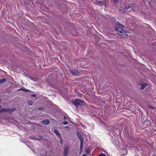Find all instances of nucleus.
Returning a JSON list of instances; mask_svg holds the SVG:
<instances>
[{
	"label": "nucleus",
	"instance_id": "37",
	"mask_svg": "<svg viewBox=\"0 0 156 156\" xmlns=\"http://www.w3.org/2000/svg\"><path fill=\"white\" fill-rule=\"evenodd\" d=\"M126 154L127 152H126Z\"/></svg>",
	"mask_w": 156,
	"mask_h": 156
},
{
	"label": "nucleus",
	"instance_id": "10",
	"mask_svg": "<svg viewBox=\"0 0 156 156\" xmlns=\"http://www.w3.org/2000/svg\"><path fill=\"white\" fill-rule=\"evenodd\" d=\"M149 2L152 5L156 6V0H151Z\"/></svg>",
	"mask_w": 156,
	"mask_h": 156
},
{
	"label": "nucleus",
	"instance_id": "17",
	"mask_svg": "<svg viewBox=\"0 0 156 156\" xmlns=\"http://www.w3.org/2000/svg\"><path fill=\"white\" fill-rule=\"evenodd\" d=\"M85 152L87 154H88L89 153V152H90V150L88 148H87V149H86L85 150Z\"/></svg>",
	"mask_w": 156,
	"mask_h": 156
},
{
	"label": "nucleus",
	"instance_id": "22",
	"mask_svg": "<svg viewBox=\"0 0 156 156\" xmlns=\"http://www.w3.org/2000/svg\"><path fill=\"white\" fill-rule=\"evenodd\" d=\"M136 6H133V5H132L131 7V8H132V9H133V10H134V8Z\"/></svg>",
	"mask_w": 156,
	"mask_h": 156
},
{
	"label": "nucleus",
	"instance_id": "19",
	"mask_svg": "<svg viewBox=\"0 0 156 156\" xmlns=\"http://www.w3.org/2000/svg\"><path fill=\"white\" fill-rule=\"evenodd\" d=\"M119 0H113V3L115 4L117 3Z\"/></svg>",
	"mask_w": 156,
	"mask_h": 156
},
{
	"label": "nucleus",
	"instance_id": "32",
	"mask_svg": "<svg viewBox=\"0 0 156 156\" xmlns=\"http://www.w3.org/2000/svg\"><path fill=\"white\" fill-rule=\"evenodd\" d=\"M60 143H61V144H62V142L61 141H60Z\"/></svg>",
	"mask_w": 156,
	"mask_h": 156
},
{
	"label": "nucleus",
	"instance_id": "12",
	"mask_svg": "<svg viewBox=\"0 0 156 156\" xmlns=\"http://www.w3.org/2000/svg\"><path fill=\"white\" fill-rule=\"evenodd\" d=\"M83 143H80V153H81L83 151Z\"/></svg>",
	"mask_w": 156,
	"mask_h": 156
},
{
	"label": "nucleus",
	"instance_id": "23",
	"mask_svg": "<svg viewBox=\"0 0 156 156\" xmlns=\"http://www.w3.org/2000/svg\"><path fill=\"white\" fill-rule=\"evenodd\" d=\"M44 108H38V109L39 110H44Z\"/></svg>",
	"mask_w": 156,
	"mask_h": 156
},
{
	"label": "nucleus",
	"instance_id": "3",
	"mask_svg": "<svg viewBox=\"0 0 156 156\" xmlns=\"http://www.w3.org/2000/svg\"><path fill=\"white\" fill-rule=\"evenodd\" d=\"M109 0H101V1H96L95 3L97 5H101L105 6L106 8L108 5Z\"/></svg>",
	"mask_w": 156,
	"mask_h": 156
},
{
	"label": "nucleus",
	"instance_id": "35",
	"mask_svg": "<svg viewBox=\"0 0 156 156\" xmlns=\"http://www.w3.org/2000/svg\"><path fill=\"white\" fill-rule=\"evenodd\" d=\"M2 106L0 105V108H1Z\"/></svg>",
	"mask_w": 156,
	"mask_h": 156
},
{
	"label": "nucleus",
	"instance_id": "24",
	"mask_svg": "<svg viewBox=\"0 0 156 156\" xmlns=\"http://www.w3.org/2000/svg\"><path fill=\"white\" fill-rule=\"evenodd\" d=\"M36 96V94H32L31 95V96L32 97H35Z\"/></svg>",
	"mask_w": 156,
	"mask_h": 156
},
{
	"label": "nucleus",
	"instance_id": "33",
	"mask_svg": "<svg viewBox=\"0 0 156 156\" xmlns=\"http://www.w3.org/2000/svg\"><path fill=\"white\" fill-rule=\"evenodd\" d=\"M32 139L34 140V138H31Z\"/></svg>",
	"mask_w": 156,
	"mask_h": 156
},
{
	"label": "nucleus",
	"instance_id": "21",
	"mask_svg": "<svg viewBox=\"0 0 156 156\" xmlns=\"http://www.w3.org/2000/svg\"><path fill=\"white\" fill-rule=\"evenodd\" d=\"M63 124L64 125H66L68 123V122L66 121H64L63 122Z\"/></svg>",
	"mask_w": 156,
	"mask_h": 156
},
{
	"label": "nucleus",
	"instance_id": "20",
	"mask_svg": "<svg viewBox=\"0 0 156 156\" xmlns=\"http://www.w3.org/2000/svg\"><path fill=\"white\" fill-rule=\"evenodd\" d=\"M98 156H106V155L104 154H100Z\"/></svg>",
	"mask_w": 156,
	"mask_h": 156
},
{
	"label": "nucleus",
	"instance_id": "9",
	"mask_svg": "<svg viewBox=\"0 0 156 156\" xmlns=\"http://www.w3.org/2000/svg\"><path fill=\"white\" fill-rule=\"evenodd\" d=\"M139 85L141 86V87H140V89L141 90H143L145 87L147 86V84L146 83H142Z\"/></svg>",
	"mask_w": 156,
	"mask_h": 156
},
{
	"label": "nucleus",
	"instance_id": "6",
	"mask_svg": "<svg viewBox=\"0 0 156 156\" xmlns=\"http://www.w3.org/2000/svg\"><path fill=\"white\" fill-rule=\"evenodd\" d=\"M50 121L47 119L43 120L41 122V123L44 125H48L50 123Z\"/></svg>",
	"mask_w": 156,
	"mask_h": 156
},
{
	"label": "nucleus",
	"instance_id": "34",
	"mask_svg": "<svg viewBox=\"0 0 156 156\" xmlns=\"http://www.w3.org/2000/svg\"><path fill=\"white\" fill-rule=\"evenodd\" d=\"M1 99H0V102H1Z\"/></svg>",
	"mask_w": 156,
	"mask_h": 156
},
{
	"label": "nucleus",
	"instance_id": "8",
	"mask_svg": "<svg viewBox=\"0 0 156 156\" xmlns=\"http://www.w3.org/2000/svg\"><path fill=\"white\" fill-rule=\"evenodd\" d=\"M53 132L59 138H61V135L59 133V131L57 129H54Z\"/></svg>",
	"mask_w": 156,
	"mask_h": 156
},
{
	"label": "nucleus",
	"instance_id": "11",
	"mask_svg": "<svg viewBox=\"0 0 156 156\" xmlns=\"http://www.w3.org/2000/svg\"><path fill=\"white\" fill-rule=\"evenodd\" d=\"M43 139V137L42 136L39 135L37 136V138H34V140H41Z\"/></svg>",
	"mask_w": 156,
	"mask_h": 156
},
{
	"label": "nucleus",
	"instance_id": "27",
	"mask_svg": "<svg viewBox=\"0 0 156 156\" xmlns=\"http://www.w3.org/2000/svg\"><path fill=\"white\" fill-rule=\"evenodd\" d=\"M87 156V154H84L82 156Z\"/></svg>",
	"mask_w": 156,
	"mask_h": 156
},
{
	"label": "nucleus",
	"instance_id": "28",
	"mask_svg": "<svg viewBox=\"0 0 156 156\" xmlns=\"http://www.w3.org/2000/svg\"><path fill=\"white\" fill-rule=\"evenodd\" d=\"M63 118L64 120H66V117H64Z\"/></svg>",
	"mask_w": 156,
	"mask_h": 156
},
{
	"label": "nucleus",
	"instance_id": "26",
	"mask_svg": "<svg viewBox=\"0 0 156 156\" xmlns=\"http://www.w3.org/2000/svg\"><path fill=\"white\" fill-rule=\"evenodd\" d=\"M131 6H132V5H130L129 6V7H128L127 8H126V9H128L129 8H131Z\"/></svg>",
	"mask_w": 156,
	"mask_h": 156
},
{
	"label": "nucleus",
	"instance_id": "15",
	"mask_svg": "<svg viewBox=\"0 0 156 156\" xmlns=\"http://www.w3.org/2000/svg\"><path fill=\"white\" fill-rule=\"evenodd\" d=\"M6 81V80L5 79H3L1 80H0V83H3L5 82Z\"/></svg>",
	"mask_w": 156,
	"mask_h": 156
},
{
	"label": "nucleus",
	"instance_id": "31",
	"mask_svg": "<svg viewBox=\"0 0 156 156\" xmlns=\"http://www.w3.org/2000/svg\"><path fill=\"white\" fill-rule=\"evenodd\" d=\"M70 122H71V123H73V122H72V121H71V120H70Z\"/></svg>",
	"mask_w": 156,
	"mask_h": 156
},
{
	"label": "nucleus",
	"instance_id": "29",
	"mask_svg": "<svg viewBox=\"0 0 156 156\" xmlns=\"http://www.w3.org/2000/svg\"><path fill=\"white\" fill-rule=\"evenodd\" d=\"M121 12H123L124 11V10H122V9H121Z\"/></svg>",
	"mask_w": 156,
	"mask_h": 156
},
{
	"label": "nucleus",
	"instance_id": "25",
	"mask_svg": "<svg viewBox=\"0 0 156 156\" xmlns=\"http://www.w3.org/2000/svg\"><path fill=\"white\" fill-rule=\"evenodd\" d=\"M16 110V108H12V111H15Z\"/></svg>",
	"mask_w": 156,
	"mask_h": 156
},
{
	"label": "nucleus",
	"instance_id": "4",
	"mask_svg": "<svg viewBox=\"0 0 156 156\" xmlns=\"http://www.w3.org/2000/svg\"><path fill=\"white\" fill-rule=\"evenodd\" d=\"M76 134L77 135V136L79 138V139L80 140V143H83V137L80 133L78 131H77L76 132Z\"/></svg>",
	"mask_w": 156,
	"mask_h": 156
},
{
	"label": "nucleus",
	"instance_id": "2",
	"mask_svg": "<svg viewBox=\"0 0 156 156\" xmlns=\"http://www.w3.org/2000/svg\"><path fill=\"white\" fill-rule=\"evenodd\" d=\"M73 105H75L77 109L79 106H81L85 105V102L83 100L79 99H76L72 102Z\"/></svg>",
	"mask_w": 156,
	"mask_h": 156
},
{
	"label": "nucleus",
	"instance_id": "7",
	"mask_svg": "<svg viewBox=\"0 0 156 156\" xmlns=\"http://www.w3.org/2000/svg\"><path fill=\"white\" fill-rule=\"evenodd\" d=\"M69 147L67 146L66 147L64 148V156H67L68 154Z\"/></svg>",
	"mask_w": 156,
	"mask_h": 156
},
{
	"label": "nucleus",
	"instance_id": "36",
	"mask_svg": "<svg viewBox=\"0 0 156 156\" xmlns=\"http://www.w3.org/2000/svg\"><path fill=\"white\" fill-rule=\"evenodd\" d=\"M66 127H67V128H69V127L68 126H67Z\"/></svg>",
	"mask_w": 156,
	"mask_h": 156
},
{
	"label": "nucleus",
	"instance_id": "13",
	"mask_svg": "<svg viewBox=\"0 0 156 156\" xmlns=\"http://www.w3.org/2000/svg\"><path fill=\"white\" fill-rule=\"evenodd\" d=\"M23 90V91H24L27 92H29L30 91V90H29L27 89H26L25 88H21V89H19L18 90Z\"/></svg>",
	"mask_w": 156,
	"mask_h": 156
},
{
	"label": "nucleus",
	"instance_id": "30",
	"mask_svg": "<svg viewBox=\"0 0 156 156\" xmlns=\"http://www.w3.org/2000/svg\"><path fill=\"white\" fill-rule=\"evenodd\" d=\"M124 150V151H126V152H127V150L126 149H125Z\"/></svg>",
	"mask_w": 156,
	"mask_h": 156
},
{
	"label": "nucleus",
	"instance_id": "5",
	"mask_svg": "<svg viewBox=\"0 0 156 156\" xmlns=\"http://www.w3.org/2000/svg\"><path fill=\"white\" fill-rule=\"evenodd\" d=\"M69 71L74 76H78L79 74V72L77 70H71Z\"/></svg>",
	"mask_w": 156,
	"mask_h": 156
},
{
	"label": "nucleus",
	"instance_id": "16",
	"mask_svg": "<svg viewBox=\"0 0 156 156\" xmlns=\"http://www.w3.org/2000/svg\"><path fill=\"white\" fill-rule=\"evenodd\" d=\"M28 102L29 103V104L30 105H32L33 104L32 101L30 100H28Z\"/></svg>",
	"mask_w": 156,
	"mask_h": 156
},
{
	"label": "nucleus",
	"instance_id": "14",
	"mask_svg": "<svg viewBox=\"0 0 156 156\" xmlns=\"http://www.w3.org/2000/svg\"><path fill=\"white\" fill-rule=\"evenodd\" d=\"M7 108H1L0 109V112H6L7 111Z\"/></svg>",
	"mask_w": 156,
	"mask_h": 156
},
{
	"label": "nucleus",
	"instance_id": "1",
	"mask_svg": "<svg viewBox=\"0 0 156 156\" xmlns=\"http://www.w3.org/2000/svg\"><path fill=\"white\" fill-rule=\"evenodd\" d=\"M125 27L120 23L118 22L117 23L115 28V30L117 31L120 37H123L124 35H123L125 33Z\"/></svg>",
	"mask_w": 156,
	"mask_h": 156
},
{
	"label": "nucleus",
	"instance_id": "18",
	"mask_svg": "<svg viewBox=\"0 0 156 156\" xmlns=\"http://www.w3.org/2000/svg\"><path fill=\"white\" fill-rule=\"evenodd\" d=\"M148 108L151 109H153L154 108V107L152 106L149 105Z\"/></svg>",
	"mask_w": 156,
	"mask_h": 156
}]
</instances>
